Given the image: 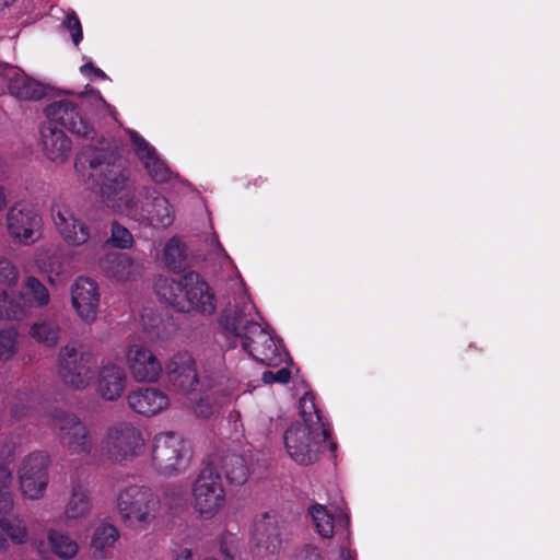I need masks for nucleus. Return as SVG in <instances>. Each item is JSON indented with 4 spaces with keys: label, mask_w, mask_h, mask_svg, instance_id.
Returning <instances> with one entry per match:
<instances>
[{
    "label": "nucleus",
    "mask_w": 560,
    "mask_h": 560,
    "mask_svg": "<svg viewBox=\"0 0 560 560\" xmlns=\"http://www.w3.org/2000/svg\"><path fill=\"white\" fill-rule=\"evenodd\" d=\"M259 315L252 301L243 295L225 317V326L242 339V347L257 361L278 365L285 357L281 345L258 323Z\"/></svg>",
    "instance_id": "f257e3e1"
},
{
    "label": "nucleus",
    "mask_w": 560,
    "mask_h": 560,
    "mask_svg": "<svg viewBox=\"0 0 560 560\" xmlns=\"http://www.w3.org/2000/svg\"><path fill=\"white\" fill-rule=\"evenodd\" d=\"M328 439V430L322 422L314 397L305 394L300 399V420L292 423L283 434L288 456L300 465L314 463Z\"/></svg>",
    "instance_id": "f03ea898"
},
{
    "label": "nucleus",
    "mask_w": 560,
    "mask_h": 560,
    "mask_svg": "<svg viewBox=\"0 0 560 560\" xmlns=\"http://www.w3.org/2000/svg\"><path fill=\"white\" fill-rule=\"evenodd\" d=\"M156 294L179 312L211 316L217 308L214 294L209 284L195 272L178 280L160 277L154 284Z\"/></svg>",
    "instance_id": "7ed1b4c3"
},
{
    "label": "nucleus",
    "mask_w": 560,
    "mask_h": 560,
    "mask_svg": "<svg viewBox=\"0 0 560 560\" xmlns=\"http://www.w3.org/2000/svg\"><path fill=\"white\" fill-rule=\"evenodd\" d=\"M90 166L101 174L100 191L107 207L128 214L138 212L135 189L131 187L124 162L113 155L98 153Z\"/></svg>",
    "instance_id": "20e7f679"
},
{
    "label": "nucleus",
    "mask_w": 560,
    "mask_h": 560,
    "mask_svg": "<svg viewBox=\"0 0 560 560\" xmlns=\"http://www.w3.org/2000/svg\"><path fill=\"white\" fill-rule=\"evenodd\" d=\"M116 510L126 527L144 530L155 521L161 510V502L151 489L130 485L118 492Z\"/></svg>",
    "instance_id": "39448f33"
},
{
    "label": "nucleus",
    "mask_w": 560,
    "mask_h": 560,
    "mask_svg": "<svg viewBox=\"0 0 560 560\" xmlns=\"http://www.w3.org/2000/svg\"><path fill=\"white\" fill-rule=\"evenodd\" d=\"M145 439L141 430L128 421L110 424L102 439L101 453L114 464L125 465L141 456Z\"/></svg>",
    "instance_id": "423d86ee"
},
{
    "label": "nucleus",
    "mask_w": 560,
    "mask_h": 560,
    "mask_svg": "<svg viewBox=\"0 0 560 560\" xmlns=\"http://www.w3.org/2000/svg\"><path fill=\"white\" fill-rule=\"evenodd\" d=\"M190 504L198 517L205 521L214 518L225 509L226 491L220 474L213 467H205L194 480Z\"/></svg>",
    "instance_id": "0eeeda50"
},
{
    "label": "nucleus",
    "mask_w": 560,
    "mask_h": 560,
    "mask_svg": "<svg viewBox=\"0 0 560 560\" xmlns=\"http://www.w3.org/2000/svg\"><path fill=\"white\" fill-rule=\"evenodd\" d=\"M190 459V448L184 438L175 432H161L153 438L151 463L164 476L184 471Z\"/></svg>",
    "instance_id": "6e6552de"
},
{
    "label": "nucleus",
    "mask_w": 560,
    "mask_h": 560,
    "mask_svg": "<svg viewBox=\"0 0 560 560\" xmlns=\"http://www.w3.org/2000/svg\"><path fill=\"white\" fill-rule=\"evenodd\" d=\"M12 475L9 470L0 471V550L9 548V540L14 545H24L30 540L26 521L14 512V500L10 491Z\"/></svg>",
    "instance_id": "1a4fd4ad"
},
{
    "label": "nucleus",
    "mask_w": 560,
    "mask_h": 560,
    "mask_svg": "<svg viewBox=\"0 0 560 560\" xmlns=\"http://www.w3.org/2000/svg\"><path fill=\"white\" fill-rule=\"evenodd\" d=\"M5 230L13 243L30 246L42 238L44 219L37 207L18 201L5 213Z\"/></svg>",
    "instance_id": "9d476101"
},
{
    "label": "nucleus",
    "mask_w": 560,
    "mask_h": 560,
    "mask_svg": "<svg viewBox=\"0 0 560 560\" xmlns=\"http://www.w3.org/2000/svg\"><path fill=\"white\" fill-rule=\"evenodd\" d=\"M50 456L46 451H34L24 456L16 475L22 494L30 500L44 497L49 483Z\"/></svg>",
    "instance_id": "9b49d317"
},
{
    "label": "nucleus",
    "mask_w": 560,
    "mask_h": 560,
    "mask_svg": "<svg viewBox=\"0 0 560 560\" xmlns=\"http://www.w3.org/2000/svg\"><path fill=\"white\" fill-rule=\"evenodd\" d=\"M94 358L81 346L67 345L59 353V374L74 389L86 388L93 380Z\"/></svg>",
    "instance_id": "f8f14e48"
},
{
    "label": "nucleus",
    "mask_w": 560,
    "mask_h": 560,
    "mask_svg": "<svg viewBox=\"0 0 560 560\" xmlns=\"http://www.w3.org/2000/svg\"><path fill=\"white\" fill-rule=\"evenodd\" d=\"M51 219L58 234L67 245L80 247L89 243L91 229L69 205L61 201L55 202L51 208Z\"/></svg>",
    "instance_id": "ddd939ff"
},
{
    "label": "nucleus",
    "mask_w": 560,
    "mask_h": 560,
    "mask_svg": "<svg viewBox=\"0 0 560 560\" xmlns=\"http://www.w3.org/2000/svg\"><path fill=\"white\" fill-rule=\"evenodd\" d=\"M126 364L132 378L138 383H156L163 372L158 357L147 346L130 343L125 351Z\"/></svg>",
    "instance_id": "4468645a"
},
{
    "label": "nucleus",
    "mask_w": 560,
    "mask_h": 560,
    "mask_svg": "<svg viewBox=\"0 0 560 560\" xmlns=\"http://www.w3.org/2000/svg\"><path fill=\"white\" fill-rule=\"evenodd\" d=\"M281 546L280 529L277 516L262 513L254 521L250 549L255 557L266 558L276 553Z\"/></svg>",
    "instance_id": "2eb2a0df"
},
{
    "label": "nucleus",
    "mask_w": 560,
    "mask_h": 560,
    "mask_svg": "<svg viewBox=\"0 0 560 560\" xmlns=\"http://www.w3.org/2000/svg\"><path fill=\"white\" fill-rule=\"evenodd\" d=\"M98 284L86 277H79L71 287V304L78 317L85 324L97 320L100 312Z\"/></svg>",
    "instance_id": "dca6fc26"
},
{
    "label": "nucleus",
    "mask_w": 560,
    "mask_h": 560,
    "mask_svg": "<svg viewBox=\"0 0 560 560\" xmlns=\"http://www.w3.org/2000/svg\"><path fill=\"white\" fill-rule=\"evenodd\" d=\"M61 444L71 454H91L94 440L90 429L73 415L61 416L55 424Z\"/></svg>",
    "instance_id": "f3484780"
},
{
    "label": "nucleus",
    "mask_w": 560,
    "mask_h": 560,
    "mask_svg": "<svg viewBox=\"0 0 560 560\" xmlns=\"http://www.w3.org/2000/svg\"><path fill=\"white\" fill-rule=\"evenodd\" d=\"M46 124H58L72 133L88 138L93 133V127L82 116L77 105L68 100L56 101L49 104L46 109Z\"/></svg>",
    "instance_id": "a211bd4d"
},
{
    "label": "nucleus",
    "mask_w": 560,
    "mask_h": 560,
    "mask_svg": "<svg viewBox=\"0 0 560 560\" xmlns=\"http://www.w3.org/2000/svg\"><path fill=\"white\" fill-rule=\"evenodd\" d=\"M50 296L47 288L35 277H27L22 290H18L15 298L9 299L8 304L13 319L23 318L33 306L43 307L49 303Z\"/></svg>",
    "instance_id": "6ab92c4d"
},
{
    "label": "nucleus",
    "mask_w": 560,
    "mask_h": 560,
    "mask_svg": "<svg viewBox=\"0 0 560 560\" xmlns=\"http://www.w3.org/2000/svg\"><path fill=\"white\" fill-rule=\"evenodd\" d=\"M165 371L171 386L179 394H191L198 384L196 362L187 352L174 354L166 363Z\"/></svg>",
    "instance_id": "aec40b11"
},
{
    "label": "nucleus",
    "mask_w": 560,
    "mask_h": 560,
    "mask_svg": "<svg viewBox=\"0 0 560 560\" xmlns=\"http://www.w3.org/2000/svg\"><path fill=\"white\" fill-rule=\"evenodd\" d=\"M127 375L124 369L114 363H103L96 374V394L106 401L118 400L126 392Z\"/></svg>",
    "instance_id": "412c9836"
},
{
    "label": "nucleus",
    "mask_w": 560,
    "mask_h": 560,
    "mask_svg": "<svg viewBox=\"0 0 560 560\" xmlns=\"http://www.w3.org/2000/svg\"><path fill=\"white\" fill-rule=\"evenodd\" d=\"M127 401L135 412L144 417L159 415L165 411L171 405L168 395L156 387L135 390L127 396Z\"/></svg>",
    "instance_id": "4be33fe9"
},
{
    "label": "nucleus",
    "mask_w": 560,
    "mask_h": 560,
    "mask_svg": "<svg viewBox=\"0 0 560 560\" xmlns=\"http://www.w3.org/2000/svg\"><path fill=\"white\" fill-rule=\"evenodd\" d=\"M40 135L45 156L57 165L66 163L72 150L71 140L67 135L50 124H44Z\"/></svg>",
    "instance_id": "5701e85b"
},
{
    "label": "nucleus",
    "mask_w": 560,
    "mask_h": 560,
    "mask_svg": "<svg viewBox=\"0 0 560 560\" xmlns=\"http://www.w3.org/2000/svg\"><path fill=\"white\" fill-rule=\"evenodd\" d=\"M0 78L8 81L10 93L23 100H38L46 94V88L14 67H5Z\"/></svg>",
    "instance_id": "b1692460"
},
{
    "label": "nucleus",
    "mask_w": 560,
    "mask_h": 560,
    "mask_svg": "<svg viewBox=\"0 0 560 560\" xmlns=\"http://www.w3.org/2000/svg\"><path fill=\"white\" fill-rule=\"evenodd\" d=\"M129 135L136 154L142 161L150 177L159 183L167 182L172 176L171 170L159 158L155 150L137 132L129 131Z\"/></svg>",
    "instance_id": "393cba45"
},
{
    "label": "nucleus",
    "mask_w": 560,
    "mask_h": 560,
    "mask_svg": "<svg viewBox=\"0 0 560 560\" xmlns=\"http://www.w3.org/2000/svg\"><path fill=\"white\" fill-rule=\"evenodd\" d=\"M38 552L49 551L62 560H71L79 553L78 541L66 530L49 528L46 532V542L39 541L36 545Z\"/></svg>",
    "instance_id": "a878e982"
},
{
    "label": "nucleus",
    "mask_w": 560,
    "mask_h": 560,
    "mask_svg": "<svg viewBox=\"0 0 560 560\" xmlns=\"http://www.w3.org/2000/svg\"><path fill=\"white\" fill-rule=\"evenodd\" d=\"M128 215L140 221H145L156 228H166L172 224L174 219L171 205L167 199L162 196L155 197L151 202H147L144 206L138 205V212Z\"/></svg>",
    "instance_id": "bb28decb"
},
{
    "label": "nucleus",
    "mask_w": 560,
    "mask_h": 560,
    "mask_svg": "<svg viewBox=\"0 0 560 560\" xmlns=\"http://www.w3.org/2000/svg\"><path fill=\"white\" fill-rule=\"evenodd\" d=\"M106 275L117 282H128L140 276V266L125 254L108 255L104 261Z\"/></svg>",
    "instance_id": "cd10ccee"
},
{
    "label": "nucleus",
    "mask_w": 560,
    "mask_h": 560,
    "mask_svg": "<svg viewBox=\"0 0 560 560\" xmlns=\"http://www.w3.org/2000/svg\"><path fill=\"white\" fill-rule=\"evenodd\" d=\"M92 510V501L89 490L82 485H74L71 495L65 506L67 522H77L88 517Z\"/></svg>",
    "instance_id": "c85d7f7f"
},
{
    "label": "nucleus",
    "mask_w": 560,
    "mask_h": 560,
    "mask_svg": "<svg viewBox=\"0 0 560 560\" xmlns=\"http://www.w3.org/2000/svg\"><path fill=\"white\" fill-rule=\"evenodd\" d=\"M120 535L117 527L109 523L98 524L91 538V549L95 557L105 559L108 549L113 548L118 541Z\"/></svg>",
    "instance_id": "c756f323"
},
{
    "label": "nucleus",
    "mask_w": 560,
    "mask_h": 560,
    "mask_svg": "<svg viewBox=\"0 0 560 560\" xmlns=\"http://www.w3.org/2000/svg\"><path fill=\"white\" fill-rule=\"evenodd\" d=\"M30 335L45 347L54 348L59 341L60 327L55 320H40L32 325Z\"/></svg>",
    "instance_id": "7c9ffc66"
},
{
    "label": "nucleus",
    "mask_w": 560,
    "mask_h": 560,
    "mask_svg": "<svg viewBox=\"0 0 560 560\" xmlns=\"http://www.w3.org/2000/svg\"><path fill=\"white\" fill-rule=\"evenodd\" d=\"M308 513L317 533L323 538H330L334 534L335 524L334 517L326 508L320 504H314L310 508Z\"/></svg>",
    "instance_id": "2f4dec72"
},
{
    "label": "nucleus",
    "mask_w": 560,
    "mask_h": 560,
    "mask_svg": "<svg viewBox=\"0 0 560 560\" xmlns=\"http://www.w3.org/2000/svg\"><path fill=\"white\" fill-rule=\"evenodd\" d=\"M18 281L19 271L16 267L8 260H0V291H7L9 299L15 298Z\"/></svg>",
    "instance_id": "473e14b6"
},
{
    "label": "nucleus",
    "mask_w": 560,
    "mask_h": 560,
    "mask_svg": "<svg viewBox=\"0 0 560 560\" xmlns=\"http://www.w3.org/2000/svg\"><path fill=\"white\" fill-rule=\"evenodd\" d=\"M186 257L184 244L177 238H171L164 246L162 261L170 269H178Z\"/></svg>",
    "instance_id": "72a5a7b5"
},
{
    "label": "nucleus",
    "mask_w": 560,
    "mask_h": 560,
    "mask_svg": "<svg viewBox=\"0 0 560 560\" xmlns=\"http://www.w3.org/2000/svg\"><path fill=\"white\" fill-rule=\"evenodd\" d=\"M223 470L226 478L236 485H242L247 479V467L241 456L232 455L224 459Z\"/></svg>",
    "instance_id": "f704fd0d"
},
{
    "label": "nucleus",
    "mask_w": 560,
    "mask_h": 560,
    "mask_svg": "<svg viewBox=\"0 0 560 560\" xmlns=\"http://www.w3.org/2000/svg\"><path fill=\"white\" fill-rule=\"evenodd\" d=\"M18 331L13 328L0 330V361H7L16 352Z\"/></svg>",
    "instance_id": "c9c22d12"
},
{
    "label": "nucleus",
    "mask_w": 560,
    "mask_h": 560,
    "mask_svg": "<svg viewBox=\"0 0 560 560\" xmlns=\"http://www.w3.org/2000/svg\"><path fill=\"white\" fill-rule=\"evenodd\" d=\"M109 243L117 248H130L133 245L132 234L121 224L114 222L112 224V233Z\"/></svg>",
    "instance_id": "e433bc0d"
},
{
    "label": "nucleus",
    "mask_w": 560,
    "mask_h": 560,
    "mask_svg": "<svg viewBox=\"0 0 560 560\" xmlns=\"http://www.w3.org/2000/svg\"><path fill=\"white\" fill-rule=\"evenodd\" d=\"M63 26L70 32L73 44L75 46L79 45L83 37V33L81 22L73 11L68 12Z\"/></svg>",
    "instance_id": "4c0bfd02"
},
{
    "label": "nucleus",
    "mask_w": 560,
    "mask_h": 560,
    "mask_svg": "<svg viewBox=\"0 0 560 560\" xmlns=\"http://www.w3.org/2000/svg\"><path fill=\"white\" fill-rule=\"evenodd\" d=\"M188 407L198 416L208 418L213 413V405L210 402L208 397H200L198 400L189 399L187 402Z\"/></svg>",
    "instance_id": "58836bf2"
},
{
    "label": "nucleus",
    "mask_w": 560,
    "mask_h": 560,
    "mask_svg": "<svg viewBox=\"0 0 560 560\" xmlns=\"http://www.w3.org/2000/svg\"><path fill=\"white\" fill-rule=\"evenodd\" d=\"M83 98H86L92 105L95 106L98 110H105L110 115H114V109L112 106L103 98L101 93L97 90H91L88 93H82L80 95Z\"/></svg>",
    "instance_id": "ea45409f"
},
{
    "label": "nucleus",
    "mask_w": 560,
    "mask_h": 560,
    "mask_svg": "<svg viewBox=\"0 0 560 560\" xmlns=\"http://www.w3.org/2000/svg\"><path fill=\"white\" fill-rule=\"evenodd\" d=\"M290 371L285 368H282L278 370L277 372L267 371L262 375V381L266 384H272V383H288L290 380Z\"/></svg>",
    "instance_id": "a19ab883"
},
{
    "label": "nucleus",
    "mask_w": 560,
    "mask_h": 560,
    "mask_svg": "<svg viewBox=\"0 0 560 560\" xmlns=\"http://www.w3.org/2000/svg\"><path fill=\"white\" fill-rule=\"evenodd\" d=\"M293 560H322V558L317 548L306 546L295 553Z\"/></svg>",
    "instance_id": "79ce46f5"
},
{
    "label": "nucleus",
    "mask_w": 560,
    "mask_h": 560,
    "mask_svg": "<svg viewBox=\"0 0 560 560\" xmlns=\"http://www.w3.org/2000/svg\"><path fill=\"white\" fill-rule=\"evenodd\" d=\"M80 72L82 74H84V75H88V77L93 75V77H95L97 79H102V80L107 79V75H106V73L103 70H101L98 68H95L90 62L81 66Z\"/></svg>",
    "instance_id": "37998d69"
},
{
    "label": "nucleus",
    "mask_w": 560,
    "mask_h": 560,
    "mask_svg": "<svg viewBox=\"0 0 560 560\" xmlns=\"http://www.w3.org/2000/svg\"><path fill=\"white\" fill-rule=\"evenodd\" d=\"M8 292L0 291V318L13 319L8 304Z\"/></svg>",
    "instance_id": "c03bdc74"
},
{
    "label": "nucleus",
    "mask_w": 560,
    "mask_h": 560,
    "mask_svg": "<svg viewBox=\"0 0 560 560\" xmlns=\"http://www.w3.org/2000/svg\"><path fill=\"white\" fill-rule=\"evenodd\" d=\"M172 560H194L192 550L189 548H182L173 555Z\"/></svg>",
    "instance_id": "a18cd8bd"
},
{
    "label": "nucleus",
    "mask_w": 560,
    "mask_h": 560,
    "mask_svg": "<svg viewBox=\"0 0 560 560\" xmlns=\"http://www.w3.org/2000/svg\"><path fill=\"white\" fill-rule=\"evenodd\" d=\"M8 205V194L3 186H0V210L5 208Z\"/></svg>",
    "instance_id": "49530a36"
},
{
    "label": "nucleus",
    "mask_w": 560,
    "mask_h": 560,
    "mask_svg": "<svg viewBox=\"0 0 560 560\" xmlns=\"http://www.w3.org/2000/svg\"><path fill=\"white\" fill-rule=\"evenodd\" d=\"M221 555H222L223 559H218L215 557H209V558H206L205 560H234L233 555H231L226 549L221 550Z\"/></svg>",
    "instance_id": "de8ad7c7"
},
{
    "label": "nucleus",
    "mask_w": 560,
    "mask_h": 560,
    "mask_svg": "<svg viewBox=\"0 0 560 560\" xmlns=\"http://www.w3.org/2000/svg\"><path fill=\"white\" fill-rule=\"evenodd\" d=\"M340 560H355V559H354V555L350 550L342 549L340 551Z\"/></svg>",
    "instance_id": "09e8293b"
},
{
    "label": "nucleus",
    "mask_w": 560,
    "mask_h": 560,
    "mask_svg": "<svg viewBox=\"0 0 560 560\" xmlns=\"http://www.w3.org/2000/svg\"><path fill=\"white\" fill-rule=\"evenodd\" d=\"M15 0H0V7H9L11 5Z\"/></svg>",
    "instance_id": "8fccbe9b"
},
{
    "label": "nucleus",
    "mask_w": 560,
    "mask_h": 560,
    "mask_svg": "<svg viewBox=\"0 0 560 560\" xmlns=\"http://www.w3.org/2000/svg\"><path fill=\"white\" fill-rule=\"evenodd\" d=\"M82 159H83L82 156H78L75 160L74 167L78 172L80 171V164H81Z\"/></svg>",
    "instance_id": "3c124183"
},
{
    "label": "nucleus",
    "mask_w": 560,
    "mask_h": 560,
    "mask_svg": "<svg viewBox=\"0 0 560 560\" xmlns=\"http://www.w3.org/2000/svg\"><path fill=\"white\" fill-rule=\"evenodd\" d=\"M4 172V161L3 159L0 156V176L3 174Z\"/></svg>",
    "instance_id": "603ef678"
},
{
    "label": "nucleus",
    "mask_w": 560,
    "mask_h": 560,
    "mask_svg": "<svg viewBox=\"0 0 560 560\" xmlns=\"http://www.w3.org/2000/svg\"><path fill=\"white\" fill-rule=\"evenodd\" d=\"M339 521H340V522H345V524H346V525L348 524V517H347L346 515H341V516L339 517Z\"/></svg>",
    "instance_id": "864d4df0"
},
{
    "label": "nucleus",
    "mask_w": 560,
    "mask_h": 560,
    "mask_svg": "<svg viewBox=\"0 0 560 560\" xmlns=\"http://www.w3.org/2000/svg\"><path fill=\"white\" fill-rule=\"evenodd\" d=\"M329 447H330V450H331V451H335L336 444H335V443H332V442H330V443H329Z\"/></svg>",
    "instance_id": "5fc2aeb1"
}]
</instances>
